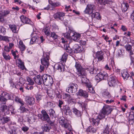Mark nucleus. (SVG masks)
<instances>
[{
	"mask_svg": "<svg viewBox=\"0 0 134 134\" xmlns=\"http://www.w3.org/2000/svg\"><path fill=\"white\" fill-rule=\"evenodd\" d=\"M103 97L106 99H110L111 98V95L109 92L107 90H105L102 93Z\"/></svg>",
	"mask_w": 134,
	"mask_h": 134,
	"instance_id": "25",
	"label": "nucleus"
},
{
	"mask_svg": "<svg viewBox=\"0 0 134 134\" xmlns=\"http://www.w3.org/2000/svg\"><path fill=\"white\" fill-rule=\"evenodd\" d=\"M70 108V107H69L68 105H66L63 107V110L65 112Z\"/></svg>",
	"mask_w": 134,
	"mask_h": 134,
	"instance_id": "63",
	"label": "nucleus"
},
{
	"mask_svg": "<svg viewBox=\"0 0 134 134\" xmlns=\"http://www.w3.org/2000/svg\"><path fill=\"white\" fill-rule=\"evenodd\" d=\"M65 96L66 97L68 98V99H69L70 100H72V102H74L75 100L74 99L72 100V98H71V96L68 94H65Z\"/></svg>",
	"mask_w": 134,
	"mask_h": 134,
	"instance_id": "56",
	"label": "nucleus"
},
{
	"mask_svg": "<svg viewBox=\"0 0 134 134\" xmlns=\"http://www.w3.org/2000/svg\"><path fill=\"white\" fill-rule=\"evenodd\" d=\"M77 88L78 86L77 84L73 83H71L66 88V91L70 93H74L77 91Z\"/></svg>",
	"mask_w": 134,
	"mask_h": 134,
	"instance_id": "8",
	"label": "nucleus"
},
{
	"mask_svg": "<svg viewBox=\"0 0 134 134\" xmlns=\"http://www.w3.org/2000/svg\"><path fill=\"white\" fill-rule=\"evenodd\" d=\"M4 59L6 60H10V57L9 54H7L5 52H3L2 53Z\"/></svg>",
	"mask_w": 134,
	"mask_h": 134,
	"instance_id": "39",
	"label": "nucleus"
},
{
	"mask_svg": "<svg viewBox=\"0 0 134 134\" xmlns=\"http://www.w3.org/2000/svg\"><path fill=\"white\" fill-rule=\"evenodd\" d=\"M42 114H39L38 116L40 119L44 121H48L49 119V116L46 111L44 110L41 111Z\"/></svg>",
	"mask_w": 134,
	"mask_h": 134,
	"instance_id": "9",
	"label": "nucleus"
},
{
	"mask_svg": "<svg viewBox=\"0 0 134 134\" xmlns=\"http://www.w3.org/2000/svg\"><path fill=\"white\" fill-rule=\"evenodd\" d=\"M113 66V65L111 64V65L106 64L104 67V68L106 69L110 70L111 69V67Z\"/></svg>",
	"mask_w": 134,
	"mask_h": 134,
	"instance_id": "53",
	"label": "nucleus"
},
{
	"mask_svg": "<svg viewBox=\"0 0 134 134\" xmlns=\"http://www.w3.org/2000/svg\"><path fill=\"white\" fill-rule=\"evenodd\" d=\"M41 128L43 132H48L51 129V127L48 124H45L42 126Z\"/></svg>",
	"mask_w": 134,
	"mask_h": 134,
	"instance_id": "24",
	"label": "nucleus"
},
{
	"mask_svg": "<svg viewBox=\"0 0 134 134\" xmlns=\"http://www.w3.org/2000/svg\"><path fill=\"white\" fill-rule=\"evenodd\" d=\"M43 32H44L45 34L47 35L49 34V30H48V27H44L43 30Z\"/></svg>",
	"mask_w": 134,
	"mask_h": 134,
	"instance_id": "47",
	"label": "nucleus"
},
{
	"mask_svg": "<svg viewBox=\"0 0 134 134\" xmlns=\"http://www.w3.org/2000/svg\"><path fill=\"white\" fill-rule=\"evenodd\" d=\"M54 68L55 69L58 70L60 72H63L64 70V66L61 64L55 65Z\"/></svg>",
	"mask_w": 134,
	"mask_h": 134,
	"instance_id": "20",
	"label": "nucleus"
},
{
	"mask_svg": "<svg viewBox=\"0 0 134 134\" xmlns=\"http://www.w3.org/2000/svg\"><path fill=\"white\" fill-rule=\"evenodd\" d=\"M104 53L102 51H98L96 53L95 58L97 59V61L98 62H100L101 61H104Z\"/></svg>",
	"mask_w": 134,
	"mask_h": 134,
	"instance_id": "10",
	"label": "nucleus"
},
{
	"mask_svg": "<svg viewBox=\"0 0 134 134\" xmlns=\"http://www.w3.org/2000/svg\"><path fill=\"white\" fill-rule=\"evenodd\" d=\"M75 67L77 69V73L79 76H83L85 75V69L82 68L79 62H76Z\"/></svg>",
	"mask_w": 134,
	"mask_h": 134,
	"instance_id": "6",
	"label": "nucleus"
},
{
	"mask_svg": "<svg viewBox=\"0 0 134 134\" xmlns=\"http://www.w3.org/2000/svg\"><path fill=\"white\" fill-rule=\"evenodd\" d=\"M99 115H98L97 118H92L90 120V121L92 125H95V126L98 125L100 120L103 118H99Z\"/></svg>",
	"mask_w": 134,
	"mask_h": 134,
	"instance_id": "13",
	"label": "nucleus"
},
{
	"mask_svg": "<svg viewBox=\"0 0 134 134\" xmlns=\"http://www.w3.org/2000/svg\"><path fill=\"white\" fill-rule=\"evenodd\" d=\"M9 105L8 106L5 104H2L0 108V110L3 113L2 115L0 114V118L1 119V117L5 115L9 114Z\"/></svg>",
	"mask_w": 134,
	"mask_h": 134,
	"instance_id": "5",
	"label": "nucleus"
},
{
	"mask_svg": "<svg viewBox=\"0 0 134 134\" xmlns=\"http://www.w3.org/2000/svg\"><path fill=\"white\" fill-rule=\"evenodd\" d=\"M81 81L82 83L86 84L88 83L87 82V79L86 78L84 77L83 76H85V75L83 76H81Z\"/></svg>",
	"mask_w": 134,
	"mask_h": 134,
	"instance_id": "49",
	"label": "nucleus"
},
{
	"mask_svg": "<svg viewBox=\"0 0 134 134\" xmlns=\"http://www.w3.org/2000/svg\"><path fill=\"white\" fill-rule=\"evenodd\" d=\"M9 83L10 84V86L12 87H14V86L15 88H16L17 86H15L13 82L12 81V80L11 79H9Z\"/></svg>",
	"mask_w": 134,
	"mask_h": 134,
	"instance_id": "54",
	"label": "nucleus"
},
{
	"mask_svg": "<svg viewBox=\"0 0 134 134\" xmlns=\"http://www.w3.org/2000/svg\"><path fill=\"white\" fill-rule=\"evenodd\" d=\"M88 69L90 73L91 74H95L97 73L98 69L97 68L94 69L92 67H90Z\"/></svg>",
	"mask_w": 134,
	"mask_h": 134,
	"instance_id": "28",
	"label": "nucleus"
},
{
	"mask_svg": "<svg viewBox=\"0 0 134 134\" xmlns=\"http://www.w3.org/2000/svg\"><path fill=\"white\" fill-rule=\"evenodd\" d=\"M88 92L93 94L94 93L95 91L92 87H91L88 88Z\"/></svg>",
	"mask_w": 134,
	"mask_h": 134,
	"instance_id": "59",
	"label": "nucleus"
},
{
	"mask_svg": "<svg viewBox=\"0 0 134 134\" xmlns=\"http://www.w3.org/2000/svg\"><path fill=\"white\" fill-rule=\"evenodd\" d=\"M77 95L82 96L84 98H87L88 97V94L87 92L82 90H80L76 93Z\"/></svg>",
	"mask_w": 134,
	"mask_h": 134,
	"instance_id": "17",
	"label": "nucleus"
},
{
	"mask_svg": "<svg viewBox=\"0 0 134 134\" xmlns=\"http://www.w3.org/2000/svg\"><path fill=\"white\" fill-rule=\"evenodd\" d=\"M9 27L13 32L16 33L17 32L16 26L14 24L9 25Z\"/></svg>",
	"mask_w": 134,
	"mask_h": 134,
	"instance_id": "34",
	"label": "nucleus"
},
{
	"mask_svg": "<svg viewBox=\"0 0 134 134\" xmlns=\"http://www.w3.org/2000/svg\"><path fill=\"white\" fill-rule=\"evenodd\" d=\"M27 81L28 82V84L30 85H33L34 82V81L29 77L26 78Z\"/></svg>",
	"mask_w": 134,
	"mask_h": 134,
	"instance_id": "41",
	"label": "nucleus"
},
{
	"mask_svg": "<svg viewBox=\"0 0 134 134\" xmlns=\"http://www.w3.org/2000/svg\"><path fill=\"white\" fill-rule=\"evenodd\" d=\"M37 38L36 37H33L31 39L30 43L31 44H33L34 42H35Z\"/></svg>",
	"mask_w": 134,
	"mask_h": 134,
	"instance_id": "64",
	"label": "nucleus"
},
{
	"mask_svg": "<svg viewBox=\"0 0 134 134\" xmlns=\"http://www.w3.org/2000/svg\"><path fill=\"white\" fill-rule=\"evenodd\" d=\"M65 49H66V52L68 53L71 54L72 52V50L69 46L66 47V48H65Z\"/></svg>",
	"mask_w": 134,
	"mask_h": 134,
	"instance_id": "51",
	"label": "nucleus"
},
{
	"mask_svg": "<svg viewBox=\"0 0 134 134\" xmlns=\"http://www.w3.org/2000/svg\"><path fill=\"white\" fill-rule=\"evenodd\" d=\"M73 47L72 51L75 53H79L82 51L81 47L77 44H74Z\"/></svg>",
	"mask_w": 134,
	"mask_h": 134,
	"instance_id": "18",
	"label": "nucleus"
},
{
	"mask_svg": "<svg viewBox=\"0 0 134 134\" xmlns=\"http://www.w3.org/2000/svg\"><path fill=\"white\" fill-rule=\"evenodd\" d=\"M7 100L4 97H0V102H2L3 104H5Z\"/></svg>",
	"mask_w": 134,
	"mask_h": 134,
	"instance_id": "46",
	"label": "nucleus"
},
{
	"mask_svg": "<svg viewBox=\"0 0 134 134\" xmlns=\"http://www.w3.org/2000/svg\"><path fill=\"white\" fill-rule=\"evenodd\" d=\"M108 84L110 86L114 87L116 85H120L121 83L117 80L116 77L114 76H111L109 79Z\"/></svg>",
	"mask_w": 134,
	"mask_h": 134,
	"instance_id": "4",
	"label": "nucleus"
},
{
	"mask_svg": "<svg viewBox=\"0 0 134 134\" xmlns=\"http://www.w3.org/2000/svg\"><path fill=\"white\" fill-rule=\"evenodd\" d=\"M19 46L20 50L22 51H23L25 49V46L23 42L21 41H20L19 42Z\"/></svg>",
	"mask_w": 134,
	"mask_h": 134,
	"instance_id": "30",
	"label": "nucleus"
},
{
	"mask_svg": "<svg viewBox=\"0 0 134 134\" xmlns=\"http://www.w3.org/2000/svg\"><path fill=\"white\" fill-rule=\"evenodd\" d=\"M104 132L107 134H112L113 133V132H111V129L109 128V126L108 125H106Z\"/></svg>",
	"mask_w": 134,
	"mask_h": 134,
	"instance_id": "31",
	"label": "nucleus"
},
{
	"mask_svg": "<svg viewBox=\"0 0 134 134\" xmlns=\"http://www.w3.org/2000/svg\"><path fill=\"white\" fill-rule=\"evenodd\" d=\"M78 104L82 108H83L85 109L86 108L87 104L86 103V102H82L79 101L78 102Z\"/></svg>",
	"mask_w": 134,
	"mask_h": 134,
	"instance_id": "38",
	"label": "nucleus"
},
{
	"mask_svg": "<svg viewBox=\"0 0 134 134\" xmlns=\"http://www.w3.org/2000/svg\"><path fill=\"white\" fill-rule=\"evenodd\" d=\"M72 112L77 117H80L81 116V111L74 108L72 109Z\"/></svg>",
	"mask_w": 134,
	"mask_h": 134,
	"instance_id": "27",
	"label": "nucleus"
},
{
	"mask_svg": "<svg viewBox=\"0 0 134 134\" xmlns=\"http://www.w3.org/2000/svg\"><path fill=\"white\" fill-rule=\"evenodd\" d=\"M73 32H71L69 33V32H67L65 33L64 34V36L67 38H71V36L72 35V34H73Z\"/></svg>",
	"mask_w": 134,
	"mask_h": 134,
	"instance_id": "44",
	"label": "nucleus"
},
{
	"mask_svg": "<svg viewBox=\"0 0 134 134\" xmlns=\"http://www.w3.org/2000/svg\"><path fill=\"white\" fill-rule=\"evenodd\" d=\"M129 7V5L127 3L124 2L121 4V8L123 12L126 11Z\"/></svg>",
	"mask_w": 134,
	"mask_h": 134,
	"instance_id": "26",
	"label": "nucleus"
},
{
	"mask_svg": "<svg viewBox=\"0 0 134 134\" xmlns=\"http://www.w3.org/2000/svg\"><path fill=\"white\" fill-rule=\"evenodd\" d=\"M10 13V11L9 10H3L1 12L4 17L7 16Z\"/></svg>",
	"mask_w": 134,
	"mask_h": 134,
	"instance_id": "43",
	"label": "nucleus"
},
{
	"mask_svg": "<svg viewBox=\"0 0 134 134\" xmlns=\"http://www.w3.org/2000/svg\"><path fill=\"white\" fill-rule=\"evenodd\" d=\"M61 125L62 127L67 129L69 131L71 130V128L70 125L68 123H65L64 121L63 120H61L60 122Z\"/></svg>",
	"mask_w": 134,
	"mask_h": 134,
	"instance_id": "22",
	"label": "nucleus"
},
{
	"mask_svg": "<svg viewBox=\"0 0 134 134\" xmlns=\"http://www.w3.org/2000/svg\"><path fill=\"white\" fill-rule=\"evenodd\" d=\"M91 16L92 18H96L98 19H99L100 18V16L99 13L97 12L94 13H93Z\"/></svg>",
	"mask_w": 134,
	"mask_h": 134,
	"instance_id": "33",
	"label": "nucleus"
},
{
	"mask_svg": "<svg viewBox=\"0 0 134 134\" xmlns=\"http://www.w3.org/2000/svg\"><path fill=\"white\" fill-rule=\"evenodd\" d=\"M5 29L2 26H0V33H5Z\"/></svg>",
	"mask_w": 134,
	"mask_h": 134,
	"instance_id": "60",
	"label": "nucleus"
},
{
	"mask_svg": "<svg viewBox=\"0 0 134 134\" xmlns=\"http://www.w3.org/2000/svg\"><path fill=\"white\" fill-rule=\"evenodd\" d=\"M124 80H126L129 77V74L126 71H124L121 74Z\"/></svg>",
	"mask_w": 134,
	"mask_h": 134,
	"instance_id": "36",
	"label": "nucleus"
},
{
	"mask_svg": "<svg viewBox=\"0 0 134 134\" xmlns=\"http://www.w3.org/2000/svg\"><path fill=\"white\" fill-rule=\"evenodd\" d=\"M125 47L126 49V51H129L132 50V46L130 44L126 45Z\"/></svg>",
	"mask_w": 134,
	"mask_h": 134,
	"instance_id": "55",
	"label": "nucleus"
},
{
	"mask_svg": "<svg viewBox=\"0 0 134 134\" xmlns=\"http://www.w3.org/2000/svg\"><path fill=\"white\" fill-rule=\"evenodd\" d=\"M9 111H10L12 114H14L16 113L15 109L12 105H9Z\"/></svg>",
	"mask_w": 134,
	"mask_h": 134,
	"instance_id": "40",
	"label": "nucleus"
},
{
	"mask_svg": "<svg viewBox=\"0 0 134 134\" xmlns=\"http://www.w3.org/2000/svg\"><path fill=\"white\" fill-rule=\"evenodd\" d=\"M49 4L52 6L54 7H57L59 5L60 3H53L51 1V2H50L49 1Z\"/></svg>",
	"mask_w": 134,
	"mask_h": 134,
	"instance_id": "50",
	"label": "nucleus"
},
{
	"mask_svg": "<svg viewBox=\"0 0 134 134\" xmlns=\"http://www.w3.org/2000/svg\"><path fill=\"white\" fill-rule=\"evenodd\" d=\"M20 18L23 23L26 24H29L31 23V20L27 17L22 15L20 17Z\"/></svg>",
	"mask_w": 134,
	"mask_h": 134,
	"instance_id": "21",
	"label": "nucleus"
},
{
	"mask_svg": "<svg viewBox=\"0 0 134 134\" xmlns=\"http://www.w3.org/2000/svg\"><path fill=\"white\" fill-rule=\"evenodd\" d=\"M24 102L23 103V104H21L20 107V109L21 110V112L24 113L25 112H27L28 111V110L25 108L24 106Z\"/></svg>",
	"mask_w": 134,
	"mask_h": 134,
	"instance_id": "37",
	"label": "nucleus"
},
{
	"mask_svg": "<svg viewBox=\"0 0 134 134\" xmlns=\"http://www.w3.org/2000/svg\"><path fill=\"white\" fill-rule=\"evenodd\" d=\"M15 101L19 102L21 104H23V103L24 102L22 99H21L17 97H15Z\"/></svg>",
	"mask_w": 134,
	"mask_h": 134,
	"instance_id": "45",
	"label": "nucleus"
},
{
	"mask_svg": "<svg viewBox=\"0 0 134 134\" xmlns=\"http://www.w3.org/2000/svg\"><path fill=\"white\" fill-rule=\"evenodd\" d=\"M113 109L109 106L105 105L102 109L101 112L99 114V117L101 118H104L105 115H108L110 114Z\"/></svg>",
	"mask_w": 134,
	"mask_h": 134,
	"instance_id": "1",
	"label": "nucleus"
},
{
	"mask_svg": "<svg viewBox=\"0 0 134 134\" xmlns=\"http://www.w3.org/2000/svg\"><path fill=\"white\" fill-rule=\"evenodd\" d=\"M44 84L48 86H51L53 82V80L50 75L43 74Z\"/></svg>",
	"mask_w": 134,
	"mask_h": 134,
	"instance_id": "3",
	"label": "nucleus"
},
{
	"mask_svg": "<svg viewBox=\"0 0 134 134\" xmlns=\"http://www.w3.org/2000/svg\"><path fill=\"white\" fill-rule=\"evenodd\" d=\"M133 54V53L132 50L129 51V55L130 57L131 61L133 60H134V58L132 56Z\"/></svg>",
	"mask_w": 134,
	"mask_h": 134,
	"instance_id": "62",
	"label": "nucleus"
},
{
	"mask_svg": "<svg viewBox=\"0 0 134 134\" xmlns=\"http://www.w3.org/2000/svg\"><path fill=\"white\" fill-rule=\"evenodd\" d=\"M108 75L105 72H101L98 73L96 76L95 79L97 82H99L103 80H106L107 79Z\"/></svg>",
	"mask_w": 134,
	"mask_h": 134,
	"instance_id": "7",
	"label": "nucleus"
},
{
	"mask_svg": "<svg viewBox=\"0 0 134 134\" xmlns=\"http://www.w3.org/2000/svg\"><path fill=\"white\" fill-rule=\"evenodd\" d=\"M68 55L66 53L64 54L62 56V57L61 58V60L63 61V62H65L67 58Z\"/></svg>",
	"mask_w": 134,
	"mask_h": 134,
	"instance_id": "42",
	"label": "nucleus"
},
{
	"mask_svg": "<svg viewBox=\"0 0 134 134\" xmlns=\"http://www.w3.org/2000/svg\"><path fill=\"white\" fill-rule=\"evenodd\" d=\"M4 116H3L2 117H1V119L0 118V119L1 120H2V118L3 119L4 121L3 122L4 123H7L9 121V117L4 118Z\"/></svg>",
	"mask_w": 134,
	"mask_h": 134,
	"instance_id": "48",
	"label": "nucleus"
},
{
	"mask_svg": "<svg viewBox=\"0 0 134 134\" xmlns=\"http://www.w3.org/2000/svg\"><path fill=\"white\" fill-rule=\"evenodd\" d=\"M98 4L101 5H105L108 2V0H96Z\"/></svg>",
	"mask_w": 134,
	"mask_h": 134,
	"instance_id": "32",
	"label": "nucleus"
},
{
	"mask_svg": "<svg viewBox=\"0 0 134 134\" xmlns=\"http://www.w3.org/2000/svg\"><path fill=\"white\" fill-rule=\"evenodd\" d=\"M55 95L59 99H60L62 98V95L60 92L58 91H56L55 93Z\"/></svg>",
	"mask_w": 134,
	"mask_h": 134,
	"instance_id": "58",
	"label": "nucleus"
},
{
	"mask_svg": "<svg viewBox=\"0 0 134 134\" xmlns=\"http://www.w3.org/2000/svg\"><path fill=\"white\" fill-rule=\"evenodd\" d=\"M71 36V38L75 41H78L79 40L80 37V34L76 33H73L72 34Z\"/></svg>",
	"mask_w": 134,
	"mask_h": 134,
	"instance_id": "19",
	"label": "nucleus"
},
{
	"mask_svg": "<svg viewBox=\"0 0 134 134\" xmlns=\"http://www.w3.org/2000/svg\"><path fill=\"white\" fill-rule=\"evenodd\" d=\"M16 62L18 66L22 70H23L24 69H25L23 62L20 59H16Z\"/></svg>",
	"mask_w": 134,
	"mask_h": 134,
	"instance_id": "16",
	"label": "nucleus"
},
{
	"mask_svg": "<svg viewBox=\"0 0 134 134\" xmlns=\"http://www.w3.org/2000/svg\"><path fill=\"white\" fill-rule=\"evenodd\" d=\"M35 99L32 97H26L25 98L26 102L27 105H31L35 103Z\"/></svg>",
	"mask_w": 134,
	"mask_h": 134,
	"instance_id": "15",
	"label": "nucleus"
},
{
	"mask_svg": "<svg viewBox=\"0 0 134 134\" xmlns=\"http://www.w3.org/2000/svg\"><path fill=\"white\" fill-rule=\"evenodd\" d=\"M43 75L42 76L38 75L34 77V81L38 85L44 84Z\"/></svg>",
	"mask_w": 134,
	"mask_h": 134,
	"instance_id": "12",
	"label": "nucleus"
},
{
	"mask_svg": "<svg viewBox=\"0 0 134 134\" xmlns=\"http://www.w3.org/2000/svg\"><path fill=\"white\" fill-rule=\"evenodd\" d=\"M29 129V127L25 126L21 128V130L24 132H26Z\"/></svg>",
	"mask_w": 134,
	"mask_h": 134,
	"instance_id": "57",
	"label": "nucleus"
},
{
	"mask_svg": "<svg viewBox=\"0 0 134 134\" xmlns=\"http://www.w3.org/2000/svg\"><path fill=\"white\" fill-rule=\"evenodd\" d=\"M51 36L54 39H57L58 37V36L54 32H52L51 33Z\"/></svg>",
	"mask_w": 134,
	"mask_h": 134,
	"instance_id": "52",
	"label": "nucleus"
},
{
	"mask_svg": "<svg viewBox=\"0 0 134 134\" xmlns=\"http://www.w3.org/2000/svg\"><path fill=\"white\" fill-rule=\"evenodd\" d=\"M50 53L49 52H43L42 58L41 59L42 64L45 66L48 67L49 64Z\"/></svg>",
	"mask_w": 134,
	"mask_h": 134,
	"instance_id": "2",
	"label": "nucleus"
},
{
	"mask_svg": "<svg viewBox=\"0 0 134 134\" xmlns=\"http://www.w3.org/2000/svg\"><path fill=\"white\" fill-rule=\"evenodd\" d=\"M65 114L67 115L70 116L72 115V112L70 108L65 112Z\"/></svg>",
	"mask_w": 134,
	"mask_h": 134,
	"instance_id": "61",
	"label": "nucleus"
},
{
	"mask_svg": "<svg viewBox=\"0 0 134 134\" xmlns=\"http://www.w3.org/2000/svg\"><path fill=\"white\" fill-rule=\"evenodd\" d=\"M48 95L50 97H53V90L52 88L48 89L47 92Z\"/></svg>",
	"mask_w": 134,
	"mask_h": 134,
	"instance_id": "35",
	"label": "nucleus"
},
{
	"mask_svg": "<svg viewBox=\"0 0 134 134\" xmlns=\"http://www.w3.org/2000/svg\"><path fill=\"white\" fill-rule=\"evenodd\" d=\"M49 114L50 116L52 118H55L56 117V114L55 111L53 109H51L49 110Z\"/></svg>",
	"mask_w": 134,
	"mask_h": 134,
	"instance_id": "29",
	"label": "nucleus"
},
{
	"mask_svg": "<svg viewBox=\"0 0 134 134\" xmlns=\"http://www.w3.org/2000/svg\"><path fill=\"white\" fill-rule=\"evenodd\" d=\"M65 13L61 12H57L53 15V17L55 19H58L62 21L63 19V17L65 16Z\"/></svg>",
	"mask_w": 134,
	"mask_h": 134,
	"instance_id": "14",
	"label": "nucleus"
},
{
	"mask_svg": "<svg viewBox=\"0 0 134 134\" xmlns=\"http://www.w3.org/2000/svg\"><path fill=\"white\" fill-rule=\"evenodd\" d=\"M95 6L93 4H88L84 10L85 13L90 14L92 13L95 10Z\"/></svg>",
	"mask_w": 134,
	"mask_h": 134,
	"instance_id": "11",
	"label": "nucleus"
},
{
	"mask_svg": "<svg viewBox=\"0 0 134 134\" xmlns=\"http://www.w3.org/2000/svg\"><path fill=\"white\" fill-rule=\"evenodd\" d=\"M1 96V97H4L7 100L12 99L11 94H10L8 93L5 92H3Z\"/></svg>",
	"mask_w": 134,
	"mask_h": 134,
	"instance_id": "23",
	"label": "nucleus"
}]
</instances>
